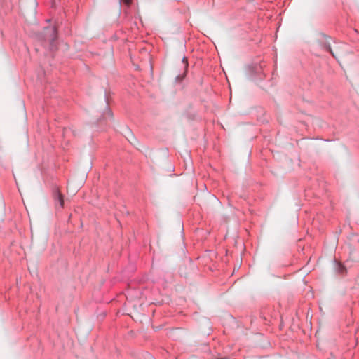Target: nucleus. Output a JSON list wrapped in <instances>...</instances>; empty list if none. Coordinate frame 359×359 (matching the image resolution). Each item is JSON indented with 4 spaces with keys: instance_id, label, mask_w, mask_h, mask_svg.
I'll list each match as a JSON object with an SVG mask.
<instances>
[{
    "instance_id": "f257e3e1",
    "label": "nucleus",
    "mask_w": 359,
    "mask_h": 359,
    "mask_svg": "<svg viewBox=\"0 0 359 359\" xmlns=\"http://www.w3.org/2000/svg\"><path fill=\"white\" fill-rule=\"evenodd\" d=\"M321 36L322 39H319V45L321 48L327 52H329L333 57L337 58L335 53L332 49L330 43L332 39L325 34H322Z\"/></svg>"
},
{
    "instance_id": "f03ea898",
    "label": "nucleus",
    "mask_w": 359,
    "mask_h": 359,
    "mask_svg": "<svg viewBox=\"0 0 359 359\" xmlns=\"http://www.w3.org/2000/svg\"><path fill=\"white\" fill-rule=\"evenodd\" d=\"M44 34L46 39L50 42H53L57 39V32L55 27H46Z\"/></svg>"
},
{
    "instance_id": "7ed1b4c3",
    "label": "nucleus",
    "mask_w": 359,
    "mask_h": 359,
    "mask_svg": "<svg viewBox=\"0 0 359 359\" xmlns=\"http://www.w3.org/2000/svg\"><path fill=\"white\" fill-rule=\"evenodd\" d=\"M53 196L54 198L55 206L59 207L60 208H63L64 200L62 194L57 189H55L53 191Z\"/></svg>"
},
{
    "instance_id": "20e7f679",
    "label": "nucleus",
    "mask_w": 359,
    "mask_h": 359,
    "mask_svg": "<svg viewBox=\"0 0 359 359\" xmlns=\"http://www.w3.org/2000/svg\"><path fill=\"white\" fill-rule=\"evenodd\" d=\"M336 270L337 271V272L339 273L342 274V273H344L346 271V268H345V266L342 264L337 263V264Z\"/></svg>"
},
{
    "instance_id": "39448f33",
    "label": "nucleus",
    "mask_w": 359,
    "mask_h": 359,
    "mask_svg": "<svg viewBox=\"0 0 359 359\" xmlns=\"http://www.w3.org/2000/svg\"><path fill=\"white\" fill-rule=\"evenodd\" d=\"M133 0H121V3L126 6L129 7L131 4Z\"/></svg>"
},
{
    "instance_id": "423d86ee",
    "label": "nucleus",
    "mask_w": 359,
    "mask_h": 359,
    "mask_svg": "<svg viewBox=\"0 0 359 359\" xmlns=\"http://www.w3.org/2000/svg\"><path fill=\"white\" fill-rule=\"evenodd\" d=\"M106 115H107L109 118H112L113 114L109 108H106Z\"/></svg>"
},
{
    "instance_id": "0eeeda50",
    "label": "nucleus",
    "mask_w": 359,
    "mask_h": 359,
    "mask_svg": "<svg viewBox=\"0 0 359 359\" xmlns=\"http://www.w3.org/2000/svg\"><path fill=\"white\" fill-rule=\"evenodd\" d=\"M146 355H147V359H154V357L151 355H150L149 353H147Z\"/></svg>"
}]
</instances>
